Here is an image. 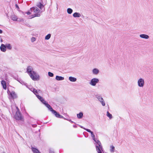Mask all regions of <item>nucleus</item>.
Segmentation results:
<instances>
[{
  "label": "nucleus",
  "mask_w": 153,
  "mask_h": 153,
  "mask_svg": "<svg viewBox=\"0 0 153 153\" xmlns=\"http://www.w3.org/2000/svg\"><path fill=\"white\" fill-rule=\"evenodd\" d=\"M27 72L33 80L37 81L40 79L39 75L36 72L33 71L32 67L30 66H28L27 68Z\"/></svg>",
  "instance_id": "1"
},
{
  "label": "nucleus",
  "mask_w": 153,
  "mask_h": 153,
  "mask_svg": "<svg viewBox=\"0 0 153 153\" xmlns=\"http://www.w3.org/2000/svg\"><path fill=\"white\" fill-rule=\"evenodd\" d=\"M30 11L33 12V15L30 17V19H31L36 16H39L40 15V10L36 7H33L30 8Z\"/></svg>",
  "instance_id": "2"
},
{
  "label": "nucleus",
  "mask_w": 153,
  "mask_h": 153,
  "mask_svg": "<svg viewBox=\"0 0 153 153\" xmlns=\"http://www.w3.org/2000/svg\"><path fill=\"white\" fill-rule=\"evenodd\" d=\"M18 109L14 116V118L17 120H23V117H22V114L19 111L17 107L16 108Z\"/></svg>",
  "instance_id": "3"
},
{
  "label": "nucleus",
  "mask_w": 153,
  "mask_h": 153,
  "mask_svg": "<svg viewBox=\"0 0 153 153\" xmlns=\"http://www.w3.org/2000/svg\"><path fill=\"white\" fill-rule=\"evenodd\" d=\"M138 86L140 88H143L145 84L144 79L142 78H139L137 80Z\"/></svg>",
  "instance_id": "4"
},
{
  "label": "nucleus",
  "mask_w": 153,
  "mask_h": 153,
  "mask_svg": "<svg viewBox=\"0 0 153 153\" xmlns=\"http://www.w3.org/2000/svg\"><path fill=\"white\" fill-rule=\"evenodd\" d=\"M99 81V79L97 78H94L91 79L89 82V84L93 86H95Z\"/></svg>",
  "instance_id": "5"
},
{
  "label": "nucleus",
  "mask_w": 153,
  "mask_h": 153,
  "mask_svg": "<svg viewBox=\"0 0 153 153\" xmlns=\"http://www.w3.org/2000/svg\"><path fill=\"white\" fill-rule=\"evenodd\" d=\"M95 141L99 145V146H96V149L98 153H102L101 152V150H102V147L101 145L100 142L99 140H95Z\"/></svg>",
  "instance_id": "6"
},
{
  "label": "nucleus",
  "mask_w": 153,
  "mask_h": 153,
  "mask_svg": "<svg viewBox=\"0 0 153 153\" xmlns=\"http://www.w3.org/2000/svg\"><path fill=\"white\" fill-rule=\"evenodd\" d=\"M96 97L98 100L101 103L102 106H105V102L103 98L100 95H96Z\"/></svg>",
  "instance_id": "7"
},
{
  "label": "nucleus",
  "mask_w": 153,
  "mask_h": 153,
  "mask_svg": "<svg viewBox=\"0 0 153 153\" xmlns=\"http://www.w3.org/2000/svg\"><path fill=\"white\" fill-rule=\"evenodd\" d=\"M11 19L14 21H23L24 20L23 19H18L17 16L14 15L11 16Z\"/></svg>",
  "instance_id": "8"
},
{
  "label": "nucleus",
  "mask_w": 153,
  "mask_h": 153,
  "mask_svg": "<svg viewBox=\"0 0 153 153\" xmlns=\"http://www.w3.org/2000/svg\"><path fill=\"white\" fill-rule=\"evenodd\" d=\"M99 70L96 68H94L92 70V73L94 75H97L100 73Z\"/></svg>",
  "instance_id": "9"
},
{
  "label": "nucleus",
  "mask_w": 153,
  "mask_h": 153,
  "mask_svg": "<svg viewBox=\"0 0 153 153\" xmlns=\"http://www.w3.org/2000/svg\"><path fill=\"white\" fill-rule=\"evenodd\" d=\"M10 95L13 99L16 98L17 97V95L14 91L10 92Z\"/></svg>",
  "instance_id": "10"
},
{
  "label": "nucleus",
  "mask_w": 153,
  "mask_h": 153,
  "mask_svg": "<svg viewBox=\"0 0 153 153\" xmlns=\"http://www.w3.org/2000/svg\"><path fill=\"white\" fill-rule=\"evenodd\" d=\"M52 113L54 114L55 116L57 117L62 118L63 117V116L60 115L59 113H57L55 111L53 110L52 111Z\"/></svg>",
  "instance_id": "11"
},
{
  "label": "nucleus",
  "mask_w": 153,
  "mask_h": 153,
  "mask_svg": "<svg viewBox=\"0 0 153 153\" xmlns=\"http://www.w3.org/2000/svg\"><path fill=\"white\" fill-rule=\"evenodd\" d=\"M142 39H148L149 38V36L145 34H141L139 36Z\"/></svg>",
  "instance_id": "12"
},
{
  "label": "nucleus",
  "mask_w": 153,
  "mask_h": 153,
  "mask_svg": "<svg viewBox=\"0 0 153 153\" xmlns=\"http://www.w3.org/2000/svg\"><path fill=\"white\" fill-rule=\"evenodd\" d=\"M30 89L31 91L33 92L36 96V95H37V94L40 91V90H37L34 88H30Z\"/></svg>",
  "instance_id": "13"
},
{
  "label": "nucleus",
  "mask_w": 153,
  "mask_h": 153,
  "mask_svg": "<svg viewBox=\"0 0 153 153\" xmlns=\"http://www.w3.org/2000/svg\"><path fill=\"white\" fill-rule=\"evenodd\" d=\"M68 79L71 82H75L77 80L76 78L71 76H69Z\"/></svg>",
  "instance_id": "14"
},
{
  "label": "nucleus",
  "mask_w": 153,
  "mask_h": 153,
  "mask_svg": "<svg viewBox=\"0 0 153 153\" xmlns=\"http://www.w3.org/2000/svg\"><path fill=\"white\" fill-rule=\"evenodd\" d=\"M0 48L1 51L3 52H4L6 51V47L4 44H2L1 45Z\"/></svg>",
  "instance_id": "15"
},
{
  "label": "nucleus",
  "mask_w": 153,
  "mask_h": 153,
  "mask_svg": "<svg viewBox=\"0 0 153 153\" xmlns=\"http://www.w3.org/2000/svg\"><path fill=\"white\" fill-rule=\"evenodd\" d=\"M36 96L37 97V98L43 104L45 102V101L44 100L43 98L41 96H39L38 95H36Z\"/></svg>",
  "instance_id": "16"
},
{
  "label": "nucleus",
  "mask_w": 153,
  "mask_h": 153,
  "mask_svg": "<svg viewBox=\"0 0 153 153\" xmlns=\"http://www.w3.org/2000/svg\"><path fill=\"white\" fill-rule=\"evenodd\" d=\"M55 79L58 81L63 80L64 79V77L59 76H56Z\"/></svg>",
  "instance_id": "17"
},
{
  "label": "nucleus",
  "mask_w": 153,
  "mask_h": 153,
  "mask_svg": "<svg viewBox=\"0 0 153 153\" xmlns=\"http://www.w3.org/2000/svg\"><path fill=\"white\" fill-rule=\"evenodd\" d=\"M44 104L46 105L51 111H52L53 110L51 106L48 104L46 103V102Z\"/></svg>",
  "instance_id": "18"
},
{
  "label": "nucleus",
  "mask_w": 153,
  "mask_h": 153,
  "mask_svg": "<svg viewBox=\"0 0 153 153\" xmlns=\"http://www.w3.org/2000/svg\"><path fill=\"white\" fill-rule=\"evenodd\" d=\"M1 84L3 88L6 89L7 88L6 82L4 80H2L1 82Z\"/></svg>",
  "instance_id": "19"
},
{
  "label": "nucleus",
  "mask_w": 153,
  "mask_h": 153,
  "mask_svg": "<svg viewBox=\"0 0 153 153\" xmlns=\"http://www.w3.org/2000/svg\"><path fill=\"white\" fill-rule=\"evenodd\" d=\"M73 16L74 17H79L81 16V14L79 13L76 12L73 14Z\"/></svg>",
  "instance_id": "20"
},
{
  "label": "nucleus",
  "mask_w": 153,
  "mask_h": 153,
  "mask_svg": "<svg viewBox=\"0 0 153 153\" xmlns=\"http://www.w3.org/2000/svg\"><path fill=\"white\" fill-rule=\"evenodd\" d=\"M110 150L111 153H113L115 151V147L113 145H111L110 146Z\"/></svg>",
  "instance_id": "21"
},
{
  "label": "nucleus",
  "mask_w": 153,
  "mask_h": 153,
  "mask_svg": "<svg viewBox=\"0 0 153 153\" xmlns=\"http://www.w3.org/2000/svg\"><path fill=\"white\" fill-rule=\"evenodd\" d=\"M32 149L34 153H40L38 150L35 148L32 147Z\"/></svg>",
  "instance_id": "22"
},
{
  "label": "nucleus",
  "mask_w": 153,
  "mask_h": 153,
  "mask_svg": "<svg viewBox=\"0 0 153 153\" xmlns=\"http://www.w3.org/2000/svg\"><path fill=\"white\" fill-rule=\"evenodd\" d=\"M83 115V113L82 112H80L77 115V117L79 119L81 118L82 117Z\"/></svg>",
  "instance_id": "23"
},
{
  "label": "nucleus",
  "mask_w": 153,
  "mask_h": 153,
  "mask_svg": "<svg viewBox=\"0 0 153 153\" xmlns=\"http://www.w3.org/2000/svg\"><path fill=\"white\" fill-rule=\"evenodd\" d=\"M67 12L68 13L71 14L73 12V10L70 8H68L67 10Z\"/></svg>",
  "instance_id": "24"
},
{
  "label": "nucleus",
  "mask_w": 153,
  "mask_h": 153,
  "mask_svg": "<svg viewBox=\"0 0 153 153\" xmlns=\"http://www.w3.org/2000/svg\"><path fill=\"white\" fill-rule=\"evenodd\" d=\"M37 6L41 9H42V8L43 7V5L41 3H38L37 5Z\"/></svg>",
  "instance_id": "25"
},
{
  "label": "nucleus",
  "mask_w": 153,
  "mask_h": 153,
  "mask_svg": "<svg viewBox=\"0 0 153 153\" xmlns=\"http://www.w3.org/2000/svg\"><path fill=\"white\" fill-rule=\"evenodd\" d=\"M107 117H108L110 119H111L112 117V115L110 114L108 111H107Z\"/></svg>",
  "instance_id": "26"
},
{
  "label": "nucleus",
  "mask_w": 153,
  "mask_h": 153,
  "mask_svg": "<svg viewBox=\"0 0 153 153\" xmlns=\"http://www.w3.org/2000/svg\"><path fill=\"white\" fill-rule=\"evenodd\" d=\"M51 37V34H49L45 36V39L46 40H48Z\"/></svg>",
  "instance_id": "27"
},
{
  "label": "nucleus",
  "mask_w": 153,
  "mask_h": 153,
  "mask_svg": "<svg viewBox=\"0 0 153 153\" xmlns=\"http://www.w3.org/2000/svg\"><path fill=\"white\" fill-rule=\"evenodd\" d=\"M5 46L6 47V48H7L8 49H10V50L11 49L12 47L10 44H7Z\"/></svg>",
  "instance_id": "28"
},
{
  "label": "nucleus",
  "mask_w": 153,
  "mask_h": 153,
  "mask_svg": "<svg viewBox=\"0 0 153 153\" xmlns=\"http://www.w3.org/2000/svg\"><path fill=\"white\" fill-rule=\"evenodd\" d=\"M48 75L50 77H53V74L50 72H48Z\"/></svg>",
  "instance_id": "29"
},
{
  "label": "nucleus",
  "mask_w": 153,
  "mask_h": 153,
  "mask_svg": "<svg viewBox=\"0 0 153 153\" xmlns=\"http://www.w3.org/2000/svg\"><path fill=\"white\" fill-rule=\"evenodd\" d=\"M83 128L85 130H86L87 131H88V132H89L90 133H91V134H92V133H93V132L92 131H91L89 129H86V128Z\"/></svg>",
  "instance_id": "30"
},
{
  "label": "nucleus",
  "mask_w": 153,
  "mask_h": 153,
  "mask_svg": "<svg viewBox=\"0 0 153 153\" xmlns=\"http://www.w3.org/2000/svg\"><path fill=\"white\" fill-rule=\"evenodd\" d=\"M91 136L93 138V139L94 140V141H95V135L93 133L92 134H91Z\"/></svg>",
  "instance_id": "31"
},
{
  "label": "nucleus",
  "mask_w": 153,
  "mask_h": 153,
  "mask_svg": "<svg viewBox=\"0 0 153 153\" xmlns=\"http://www.w3.org/2000/svg\"><path fill=\"white\" fill-rule=\"evenodd\" d=\"M35 40H36V38L35 37H33L31 38V41L32 42H33L35 41Z\"/></svg>",
  "instance_id": "32"
},
{
  "label": "nucleus",
  "mask_w": 153,
  "mask_h": 153,
  "mask_svg": "<svg viewBox=\"0 0 153 153\" xmlns=\"http://www.w3.org/2000/svg\"><path fill=\"white\" fill-rule=\"evenodd\" d=\"M27 14L28 15L30 14H33V12L31 11V12L28 11L27 13Z\"/></svg>",
  "instance_id": "33"
},
{
  "label": "nucleus",
  "mask_w": 153,
  "mask_h": 153,
  "mask_svg": "<svg viewBox=\"0 0 153 153\" xmlns=\"http://www.w3.org/2000/svg\"><path fill=\"white\" fill-rule=\"evenodd\" d=\"M2 33V31L0 29V33Z\"/></svg>",
  "instance_id": "34"
},
{
  "label": "nucleus",
  "mask_w": 153,
  "mask_h": 153,
  "mask_svg": "<svg viewBox=\"0 0 153 153\" xmlns=\"http://www.w3.org/2000/svg\"><path fill=\"white\" fill-rule=\"evenodd\" d=\"M16 7H18V6L17 5V4L16 5Z\"/></svg>",
  "instance_id": "35"
},
{
  "label": "nucleus",
  "mask_w": 153,
  "mask_h": 153,
  "mask_svg": "<svg viewBox=\"0 0 153 153\" xmlns=\"http://www.w3.org/2000/svg\"><path fill=\"white\" fill-rule=\"evenodd\" d=\"M50 153H54L53 152H51Z\"/></svg>",
  "instance_id": "36"
},
{
  "label": "nucleus",
  "mask_w": 153,
  "mask_h": 153,
  "mask_svg": "<svg viewBox=\"0 0 153 153\" xmlns=\"http://www.w3.org/2000/svg\"><path fill=\"white\" fill-rule=\"evenodd\" d=\"M3 153H5V152H3Z\"/></svg>",
  "instance_id": "37"
}]
</instances>
